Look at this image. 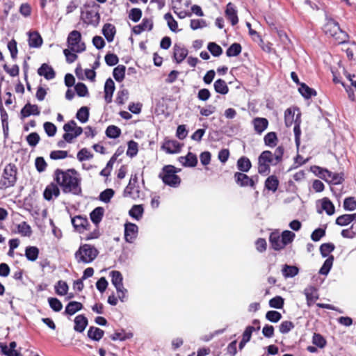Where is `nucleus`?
<instances>
[{
    "mask_svg": "<svg viewBox=\"0 0 356 356\" xmlns=\"http://www.w3.org/2000/svg\"><path fill=\"white\" fill-rule=\"evenodd\" d=\"M54 180L61 187L64 193L79 195L81 193V180L74 169H56L54 172Z\"/></svg>",
    "mask_w": 356,
    "mask_h": 356,
    "instance_id": "nucleus-1",
    "label": "nucleus"
},
{
    "mask_svg": "<svg viewBox=\"0 0 356 356\" xmlns=\"http://www.w3.org/2000/svg\"><path fill=\"white\" fill-rule=\"evenodd\" d=\"M99 251L90 244L81 245L74 253V258L78 264H88L92 263L98 256Z\"/></svg>",
    "mask_w": 356,
    "mask_h": 356,
    "instance_id": "nucleus-2",
    "label": "nucleus"
},
{
    "mask_svg": "<svg viewBox=\"0 0 356 356\" xmlns=\"http://www.w3.org/2000/svg\"><path fill=\"white\" fill-rule=\"evenodd\" d=\"M17 181V168L14 164L9 163L3 169L0 179V189H6L13 186Z\"/></svg>",
    "mask_w": 356,
    "mask_h": 356,
    "instance_id": "nucleus-3",
    "label": "nucleus"
},
{
    "mask_svg": "<svg viewBox=\"0 0 356 356\" xmlns=\"http://www.w3.org/2000/svg\"><path fill=\"white\" fill-rule=\"evenodd\" d=\"M67 44L72 52L78 54L83 52L86 49L81 33L76 30H73L69 33L67 38Z\"/></svg>",
    "mask_w": 356,
    "mask_h": 356,
    "instance_id": "nucleus-4",
    "label": "nucleus"
},
{
    "mask_svg": "<svg viewBox=\"0 0 356 356\" xmlns=\"http://www.w3.org/2000/svg\"><path fill=\"white\" fill-rule=\"evenodd\" d=\"M324 32L334 38L339 43L345 42L348 38L347 34L341 30L339 24L333 19L327 20L324 26Z\"/></svg>",
    "mask_w": 356,
    "mask_h": 356,
    "instance_id": "nucleus-5",
    "label": "nucleus"
},
{
    "mask_svg": "<svg viewBox=\"0 0 356 356\" xmlns=\"http://www.w3.org/2000/svg\"><path fill=\"white\" fill-rule=\"evenodd\" d=\"M159 177L165 184L172 187L178 186L181 181L180 178L176 175L175 168L170 165L164 166Z\"/></svg>",
    "mask_w": 356,
    "mask_h": 356,
    "instance_id": "nucleus-6",
    "label": "nucleus"
},
{
    "mask_svg": "<svg viewBox=\"0 0 356 356\" xmlns=\"http://www.w3.org/2000/svg\"><path fill=\"white\" fill-rule=\"evenodd\" d=\"M110 275L111 277V282L116 289L118 298L120 301L124 302L127 298V290L124 287L122 273L118 270H113L110 273Z\"/></svg>",
    "mask_w": 356,
    "mask_h": 356,
    "instance_id": "nucleus-7",
    "label": "nucleus"
},
{
    "mask_svg": "<svg viewBox=\"0 0 356 356\" xmlns=\"http://www.w3.org/2000/svg\"><path fill=\"white\" fill-rule=\"evenodd\" d=\"M65 134L63 136V139L68 143H72L73 140L79 136L83 129L78 127L74 120H70L63 126Z\"/></svg>",
    "mask_w": 356,
    "mask_h": 356,
    "instance_id": "nucleus-8",
    "label": "nucleus"
},
{
    "mask_svg": "<svg viewBox=\"0 0 356 356\" xmlns=\"http://www.w3.org/2000/svg\"><path fill=\"white\" fill-rule=\"evenodd\" d=\"M317 169L318 170V175L320 177L328 183L337 185L341 184L344 179L343 173L332 172L327 169H323L320 167H317Z\"/></svg>",
    "mask_w": 356,
    "mask_h": 356,
    "instance_id": "nucleus-9",
    "label": "nucleus"
},
{
    "mask_svg": "<svg viewBox=\"0 0 356 356\" xmlns=\"http://www.w3.org/2000/svg\"><path fill=\"white\" fill-rule=\"evenodd\" d=\"M81 18L83 19L85 23L93 26H97L100 21V15L98 9L93 8L87 10L84 13H83Z\"/></svg>",
    "mask_w": 356,
    "mask_h": 356,
    "instance_id": "nucleus-10",
    "label": "nucleus"
},
{
    "mask_svg": "<svg viewBox=\"0 0 356 356\" xmlns=\"http://www.w3.org/2000/svg\"><path fill=\"white\" fill-rule=\"evenodd\" d=\"M236 183L241 187L250 186L254 188L255 181L252 177H248L247 175L239 172L234 174Z\"/></svg>",
    "mask_w": 356,
    "mask_h": 356,
    "instance_id": "nucleus-11",
    "label": "nucleus"
},
{
    "mask_svg": "<svg viewBox=\"0 0 356 356\" xmlns=\"http://www.w3.org/2000/svg\"><path fill=\"white\" fill-rule=\"evenodd\" d=\"M138 228L136 224L128 222L124 225V238L127 243H131L136 238Z\"/></svg>",
    "mask_w": 356,
    "mask_h": 356,
    "instance_id": "nucleus-12",
    "label": "nucleus"
},
{
    "mask_svg": "<svg viewBox=\"0 0 356 356\" xmlns=\"http://www.w3.org/2000/svg\"><path fill=\"white\" fill-rule=\"evenodd\" d=\"M59 195L60 189L57 184L54 183H51L50 184L47 185L43 192V197L47 201H51L58 197Z\"/></svg>",
    "mask_w": 356,
    "mask_h": 356,
    "instance_id": "nucleus-13",
    "label": "nucleus"
},
{
    "mask_svg": "<svg viewBox=\"0 0 356 356\" xmlns=\"http://www.w3.org/2000/svg\"><path fill=\"white\" fill-rule=\"evenodd\" d=\"M179 143L174 140H165L161 148L168 154H177L181 151Z\"/></svg>",
    "mask_w": 356,
    "mask_h": 356,
    "instance_id": "nucleus-14",
    "label": "nucleus"
},
{
    "mask_svg": "<svg viewBox=\"0 0 356 356\" xmlns=\"http://www.w3.org/2000/svg\"><path fill=\"white\" fill-rule=\"evenodd\" d=\"M40 113V111L37 105L27 103L21 110V119H24L31 115H39Z\"/></svg>",
    "mask_w": 356,
    "mask_h": 356,
    "instance_id": "nucleus-15",
    "label": "nucleus"
},
{
    "mask_svg": "<svg viewBox=\"0 0 356 356\" xmlns=\"http://www.w3.org/2000/svg\"><path fill=\"white\" fill-rule=\"evenodd\" d=\"M38 74L44 76L47 80L54 79L56 73L54 70L47 63H43L38 70Z\"/></svg>",
    "mask_w": 356,
    "mask_h": 356,
    "instance_id": "nucleus-16",
    "label": "nucleus"
},
{
    "mask_svg": "<svg viewBox=\"0 0 356 356\" xmlns=\"http://www.w3.org/2000/svg\"><path fill=\"white\" fill-rule=\"evenodd\" d=\"M255 132L258 134H261L268 127V121L264 118H255L252 122Z\"/></svg>",
    "mask_w": 356,
    "mask_h": 356,
    "instance_id": "nucleus-17",
    "label": "nucleus"
},
{
    "mask_svg": "<svg viewBox=\"0 0 356 356\" xmlns=\"http://www.w3.org/2000/svg\"><path fill=\"white\" fill-rule=\"evenodd\" d=\"M72 224L76 231L79 233H82L86 229V227L88 224V220L86 218H83L81 216H76L72 218Z\"/></svg>",
    "mask_w": 356,
    "mask_h": 356,
    "instance_id": "nucleus-18",
    "label": "nucleus"
},
{
    "mask_svg": "<svg viewBox=\"0 0 356 356\" xmlns=\"http://www.w3.org/2000/svg\"><path fill=\"white\" fill-rule=\"evenodd\" d=\"M152 27V20L151 19L144 18L141 24L136 25L133 28V32L136 35H139L145 31H151Z\"/></svg>",
    "mask_w": 356,
    "mask_h": 356,
    "instance_id": "nucleus-19",
    "label": "nucleus"
},
{
    "mask_svg": "<svg viewBox=\"0 0 356 356\" xmlns=\"http://www.w3.org/2000/svg\"><path fill=\"white\" fill-rule=\"evenodd\" d=\"M269 241L271 247L275 250H280L284 248V243L278 232H272L270 235Z\"/></svg>",
    "mask_w": 356,
    "mask_h": 356,
    "instance_id": "nucleus-20",
    "label": "nucleus"
},
{
    "mask_svg": "<svg viewBox=\"0 0 356 356\" xmlns=\"http://www.w3.org/2000/svg\"><path fill=\"white\" fill-rule=\"evenodd\" d=\"M115 90V83L111 79H108L104 84V99L107 104L112 102V97Z\"/></svg>",
    "mask_w": 356,
    "mask_h": 356,
    "instance_id": "nucleus-21",
    "label": "nucleus"
},
{
    "mask_svg": "<svg viewBox=\"0 0 356 356\" xmlns=\"http://www.w3.org/2000/svg\"><path fill=\"white\" fill-rule=\"evenodd\" d=\"M174 58L177 63L182 62L188 54V50L180 44H175L173 47Z\"/></svg>",
    "mask_w": 356,
    "mask_h": 356,
    "instance_id": "nucleus-22",
    "label": "nucleus"
},
{
    "mask_svg": "<svg viewBox=\"0 0 356 356\" xmlns=\"http://www.w3.org/2000/svg\"><path fill=\"white\" fill-rule=\"evenodd\" d=\"M123 195L126 197H131L134 200L140 198V191L139 187L137 186H131V184H128L124 190Z\"/></svg>",
    "mask_w": 356,
    "mask_h": 356,
    "instance_id": "nucleus-23",
    "label": "nucleus"
},
{
    "mask_svg": "<svg viewBox=\"0 0 356 356\" xmlns=\"http://www.w3.org/2000/svg\"><path fill=\"white\" fill-rule=\"evenodd\" d=\"M116 29L113 24L106 23L104 25L102 28V33L108 42L113 41Z\"/></svg>",
    "mask_w": 356,
    "mask_h": 356,
    "instance_id": "nucleus-24",
    "label": "nucleus"
},
{
    "mask_svg": "<svg viewBox=\"0 0 356 356\" xmlns=\"http://www.w3.org/2000/svg\"><path fill=\"white\" fill-rule=\"evenodd\" d=\"M225 14L229 20H230L233 26L236 25L238 22V16L234 6L232 3H229L227 5Z\"/></svg>",
    "mask_w": 356,
    "mask_h": 356,
    "instance_id": "nucleus-25",
    "label": "nucleus"
},
{
    "mask_svg": "<svg viewBox=\"0 0 356 356\" xmlns=\"http://www.w3.org/2000/svg\"><path fill=\"white\" fill-rule=\"evenodd\" d=\"M74 329L78 332H83L88 325V319L83 315H78L74 318Z\"/></svg>",
    "mask_w": 356,
    "mask_h": 356,
    "instance_id": "nucleus-26",
    "label": "nucleus"
},
{
    "mask_svg": "<svg viewBox=\"0 0 356 356\" xmlns=\"http://www.w3.org/2000/svg\"><path fill=\"white\" fill-rule=\"evenodd\" d=\"M304 293L306 296L308 305H310L311 303L314 302L316 299H318L317 291L316 289L314 286H309L307 287L304 291Z\"/></svg>",
    "mask_w": 356,
    "mask_h": 356,
    "instance_id": "nucleus-27",
    "label": "nucleus"
},
{
    "mask_svg": "<svg viewBox=\"0 0 356 356\" xmlns=\"http://www.w3.org/2000/svg\"><path fill=\"white\" fill-rule=\"evenodd\" d=\"M104 332L97 327H90L88 331V337L93 341H99L104 336Z\"/></svg>",
    "mask_w": 356,
    "mask_h": 356,
    "instance_id": "nucleus-28",
    "label": "nucleus"
},
{
    "mask_svg": "<svg viewBox=\"0 0 356 356\" xmlns=\"http://www.w3.org/2000/svg\"><path fill=\"white\" fill-rule=\"evenodd\" d=\"M42 44V39L38 32H32L29 33V45L31 47L38 48Z\"/></svg>",
    "mask_w": 356,
    "mask_h": 356,
    "instance_id": "nucleus-29",
    "label": "nucleus"
},
{
    "mask_svg": "<svg viewBox=\"0 0 356 356\" xmlns=\"http://www.w3.org/2000/svg\"><path fill=\"white\" fill-rule=\"evenodd\" d=\"M282 273L285 278L293 277L299 273V268L295 266L285 264L283 266Z\"/></svg>",
    "mask_w": 356,
    "mask_h": 356,
    "instance_id": "nucleus-30",
    "label": "nucleus"
},
{
    "mask_svg": "<svg viewBox=\"0 0 356 356\" xmlns=\"http://www.w3.org/2000/svg\"><path fill=\"white\" fill-rule=\"evenodd\" d=\"M104 213V209L102 207L95 208L90 214L92 222L97 225L102 220Z\"/></svg>",
    "mask_w": 356,
    "mask_h": 356,
    "instance_id": "nucleus-31",
    "label": "nucleus"
},
{
    "mask_svg": "<svg viewBox=\"0 0 356 356\" xmlns=\"http://www.w3.org/2000/svg\"><path fill=\"white\" fill-rule=\"evenodd\" d=\"M213 87L215 91L221 95H226L229 92V88L226 82L221 79H219L214 82Z\"/></svg>",
    "mask_w": 356,
    "mask_h": 356,
    "instance_id": "nucleus-32",
    "label": "nucleus"
},
{
    "mask_svg": "<svg viewBox=\"0 0 356 356\" xmlns=\"http://www.w3.org/2000/svg\"><path fill=\"white\" fill-rule=\"evenodd\" d=\"M252 164L250 159L247 157H241L237 161V168L242 172H247L251 168Z\"/></svg>",
    "mask_w": 356,
    "mask_h": 356,
    "instance_id": "nucleus-33",
    "label": "nucleus"
},
{
    "mask_svg": "<svg viewBox=\"0 0 356 356\" xmlns=\"http://www.w3.org/2000/svg\"><path fill=\"white\" fill-rule=\"evenodd\" d=\"M83 305L81 302L76 301L70 302L65 307V313L68 315H73L81 310Z\"/></svg>",
    "mask_w": 356,
    "mask_h": 356,
    "instance_id": "nucleus-34",
    "label": "nucleus"
},
{
    "mask_svg": "<svg viewBox=\"0 0 356 356\" xmlns=\"http://www.w3.org/2000/svg\"><path fill=\"white\" fill-rule=\"evenodd\" d=\"M298 90L300 93L306 99H309L312 96L316 95V92L314 89L309 88L305 83L300 84Z\"/></svg>",
    "mask_w": 356,
    "mask_h": 356,
    "instance_id": "nucleus-35",
    "label": "nucleus"
},
{
    "mask_svg": "<svg viewBox=\"0 0 356 356\" xmlns=\"http://www.w3.org/2000/svg\"><path fill=\"white\" fill-rule=\"evenodd\" d=\"M39 254V249L35 246H28L25 250V256L29 261H35Z\"/></svg>",
    "mask_w": 356,
    "mask_h": 356,
    "instance_id": "nucleus-36",
    "label": "nucleus"
},
{
    "mask_svg": "<svg viewBox=\"0 0 356 356\" xmlns=\"http://www.w3.org/2000/svg\"><path fill=\"white\" fill-rule=\"evenodd\" d=\"M126 67L123 65H119L114 68L113 76L118 82H122L124 79Z\"/></svg>",
    "mask_w": 356,
    "mask_h": 356,
    "instance_id": "nucleus-37",
    "label": "nucleus"
},
{
    "mask_svg": "<svg viewBox=\"0 0 356 356\" xmlns=\"http://www.w3.org/2000/svg\"><path fill=\"white\" fill-rule=\"evenodd\" d=\"M278 185L279 181L274 175L268 177L265 181V187L273 192H275L277 191Z\"/></svg>",
    "mask_w": 356,
    "mask_h": 356,
    "instance_id": "nucleus-38",
    "label": "nucleus"
},
{
    "mask_svg": "<svg viewBox=\"0 0 356 356\" xmlns=\"http://www.w3.org/2000/svg\"><path fill=\"white\" fill-rule=\"evenodd\" d=\"M333 261L334 257L332 255L329 256L320 268L319 273L321 275H327L332 267Z\"/></svg>",
    "mask_w": 356,
    "mask_h": 356,
    "instance_id": "nucleus-39",
    "label": "nucleus"
},
{
    "mask_svg": "<svg viewBox=\"0 0 356 356\" xmlns=\"http://www.w3.org/2000/svg\"><path fill=\"white\" fill-rule=\"evenodd\" d=\"M181 161L183 162L184 165L189 167H194L197 165V159L196 156L191 153L188 152V154L184 157H181Z\"/></svg>",
    "mask_w": 356,
    "mask_h": 356,
    "instance_id": "nucleus-40",
    "label": "nucleus"
},
{
    "mask_svg": "<svg viewBox=\"0 0 356 356\" xmlns=\"http://www.w3.org/2000/svg\"><path fill=\"white\" fill-rule=\"evenodd\" d=\"M262 161L267 163L270 165H275L277 163H275L274 160L273 154L270 151H264L260 156H259V161Z\"/></svg>",
    "mask_w": 356,
    "mask_h": 356,
    "instance_id": "nucleus-41",
    "label": "nucleus"
},
{
    "mask_svg": "<svg viewBox=\"0 0 356 356\" xmlns=\"http://www.w3.org/2000/svg\"><path fill=\"white\" fill-rule=\"evenodd\" d=\"M164 19L166 21L169 29L173 32H178V24L177 22L174 19L171 13H168L164 15Z\"/></svg>",
    "mask_w": 356,
    "mask_h": 356,
    "instance_id": "nucleus-42",
    "label": "nucleus"
},
{
    "mask_svg": "<svg viewBox=\"0 0 356 356\" xmlns=\"http://www.w3.org/2000/svg\"><path fill=\"white\" fill-rule=\"evenodd\" d=\"M144 209L141 204L134 205L129 210V215L136 220H140L143 214Z\"/></svg>",
    "mask_w": 356,
    "mask_h": 356,
    "instance_id": "nucleus-43",
    "label": "nucleus"
},
{
    "mask_svg": "<svg viewBox=\"0 0 356 356\" xmlns=\"http://www.w3.org/2000/svg\"><path fill=\"white\" fill-rule=\"evenodd\" d=\"M264 143L266 145L270 147H274L277 145V137L275 132H269L268 133L264 138Z\"/></svg>",
    "mask_w": 356,
    "mask_h": 356,
    "instance_id": "nucleus-44",
    "label": "nucleus"
},
{
    "mask_svg": "<svg viewBox=\"0 0 356 356\" xmlns=\"http://www.w3.org/2000/svg\"><path fill=\"white\" fill-rule=\"evenodd\" d=\"M322 209L326 212L328 216L334 213L335 209L332 202L327 197L322 200Z\"/></svg>",
    "mask_w": 356,
    "mask_h": 356,
    "instance_id": "nucleus-45",
    "label": "nucleus"
},
{
    "mask_svg": "<svg viewBox=\"0 0 356 356\" xmlns=\"http://www.w3.org/2000/svg\"><path fill=\"white\" fill-rule=\"evenodd\" d=\"M76 118L81 122L85 123L88 120L89 109L86 106H83L76 113Z\"/></svg>",
    "mask_w": 356,
    "mask_h": 356,
    "instance_id": "nucleus-46",
    "label": "nucleus"
},
{
    "mask_svg": "<svg viewBox=\"0 0 356 356\" xmlns=\"http://www.w3.org/2000/svg\"><path fill=\"white\" fill-rule=\"evenodd\" d=\"M55 291L58 295L64 296L67 293L68 285L65 281L59 280L55 285Z\"/></svg>",
    "mask_w": 356,
    "mask_h": 356,
    "instance_id": "nucleus-47",
    "label": "nucleus"
},
{
    "mask_svg": "<svg viewBox=\"0 0 356 356\" xmlns=\"http://www.w3.org/2000/svg\"><path fill=\"white\" fill-rule=\"evenodd\" d=\"M241 52V46L238 43L232 44L226 51L228 57L236 56Z\"/></svg>",
    "mask_w": 356,
    "mask_h": 356,
    "instance_id": "nucleus-48",
    "label": "nucleus"
},
{
    "mask_svg": "<svg viewBox=\"0 0 356 356\" xmlns=\"http://www.w3.org/2000/svg\"><path fill=\"white\" fill-rule=\"evenodd\" d=\"M138 152V145L134 140H130L128 142V148L127 150V155L131 158L136 156Z\"/></svg>",
    "mask_w": 356,
    "mask_h": 356,
    "instance_id": "nucleus-49",
    "label": "nucleus"
},
{
    "mask_svg": "<svg viewBox=\"0 0 356 356\" xmlns=\"http://www.w3.org/2000/svg\"><path fill=\"white\" fill-rule=\"evenodd\" d=\"M121 130L115 125H110L106 130V135L110 138H116L120 136Z\"/></svg>",
    "mask_w": 356,
    "mask_h": 356,
    "instance_id": "nucleus-50",
    "label": "nucleus"
},
{
    "mask_svg": "<svg viewBox=\"0 0 356 356\" xmlns=\"http://www.w3.org/2000/svg\"><path fill=\"white\" fill-rule=\"evenodd\" d=\"M77 159L79 161H87L93 157V154L87 148H82L79 150L76 155Z\"/></svg>",
    "mask_w": 356,
    "mask_h": 356,
    "instance_id": "nucleus-51",
    "label": "nucleus"
},
{
    "mask_svg": "<svg viewBox=\"0 0 356 356\" xmlns=\"http://www.w3.org/2000/svg\"><path fill=\"white\" fill-rule=\"evenodd\" d=\"M335 246L332 243H323L320 246V252L323 257H328L329 254L334 251Z\"/></svg>",
    "mask_w": 356,
    "mask_h": 356,
    "instance_id": "nucleus-52",
    "label": "nucleus"
},
{
    "mask_svg": "<svg viewBox=\"0 0 356 356\" xmlns=\"http://www.w3.org/2000/svg\"><path fill=\"white\" fill-rule=\"evenodd\" d=\"M207 49L210 53L216 57L220 56L222 54V49L215 42H209L207 45Z\"/></svg>",
    "mask_w": 356,
    "mask_h": 356,
    "instance_id": "nucleus-53",
    "label": "nucleus"
},
{
    "mask_svg": "<svg viewBox=\"0 0 356 356\" xmlns=\"http://www.w3.org/2000/svg\"><path fill=\"white\" fill-rule=\"evenodd\" d=\"M294 323L290 321H282L280 326L279 330L282 334H287L294 328Z\"/></svg>",
    "mask_w": 356,
    "mask_h": 356,
    "instance_id": "nucleus-54",
    "label": "nucleus"
},
{
    "mask_svg": "<svg viewBox=\"0 0 356 356\" xmlns=\"http://www.w3.org/2000/svg\"><path fill=\"white\" fill-rule=\"evenodd\" d=\"M17 232L22 236H29L31 234V227L26 222H22L17 225Z\"/></svg>",
    "mask_w": 356,
    "mask_h": 356,
    "instance_id": "nucleus-55",
    "label": "nucleus"
},
{
    "mask_svg": "<svg viewBox=\"0 0 356 356\" xmlns=\"http://www.w3.org/2000/svg\"><path fill=\"white\" fill-rule=\"evenodd\" d=\"M353 222L350 214H343L336 219V224L339 226H346Z\"/></svg>",
    "mask_w": 356,
    "mask_h": 356,
    "instance_id": "nucleus-56",
    "label": "nucleus"
},
{
    "mask_svg": "<svg viewBox=\"0 0 356 356\" xmlns=\"http://www.w3.org/2000/svg\"><path fill=\"white\" fill-rule=\"evenodd\" d=\"M113 195L114 191L111 188H107L100 193L99 200L105 203H108Z\"/></svg>",
    "mask_w": 356,
    "mask_h": 356,
    "instance_id": "nucleus-57",
    "label": "nucleus"
},
{
    "mask_svg": "<svg viewBox=\"0 0 356 356\" xmlns=\"http://www.w3.org/2000/svg\"><path fill=\"white\" fill-rule=\"evenodd\" d=\"M129 92L126 89L120 90L118 92L116 97V103L122 105L128 99Z\"/></svg>",
    "mask_w": 356,
    "mask_h": 356,
    "instance_id": "nucleus-58",
    "label": "nucleus"
},
{
    "mask_svg": "<svg viewBox=\"0 0 356 356\" xmlns=\"http://www.w3.org/2000/svg\"><path fill=\"white\" fill-rule=\"evenodd\" d=\"M343 208L346 211H354L356 209V200L353 197H346L343 202Z\"/></svg>",
    "mask_w": 356,
    "mask_h": 356,
    "instance_id": "nucleus-59",
    "label": "nucleus"
},
{
    "mask_svg": "<svg viewBox=\"0 0 356 356\" xmlns=\"http://www.w3.org/2000/svg\"><path fill=\"white\" fill-rule=\"evenodd\" d=\"M284 303V299L281 296H275L270 300L269 306L272 308L282 309Z\"/></svg>",
    "mask_w": 356,
    "mask_h": 356,
    "instance_id": "nucleus-60",
    "label": "nucleus"
},
{
    "mask_svg": "<svg viewBox=\"0 0 356 356\" xmlns=\"http://www.w3.org/2000/svg\"><path fill=\"white\" fill-rule=\"evenodd\" d=\"M266 318L272 323H277L282 318V314L277 311L271 310L266 314Z\"/></svg>",
    "mask_w": 356,
    "mask_h": 356,
    "instance_id": "nucleus-61",
    "label": "nucleus"
},
{
    "mask_svg": "<svg viewBox=\"0 0 356 356\" xmlns=\"http://www.w3.org/2000/svg\"><path fill=\"white\" fill-rule=\"evenodd\" d=\"M48 302L50 307L55 312H60L63 308L61 302L56 298H49Z\"/></svg>",
    "mask_w": 356,
    "mask_h": 356,
    "instance_id": "nucleus-62",
    "label": "nucleus"
},
{
    "mask_svg": "<svg viewBox=\"0 0 356 356\" xmlns=\"http://www.w3.org/2000/svg\"><path fill=\"white\" fill-rule=\"evenodd\" d=\"M312 343L316 346L322 348L325 346L326 341L320 334L314 333L312 337Z\"/></svg>",
    "mask_w": 356,
    "mask_h": 356,
    "instance_id": "nucleus-63",
    "label": "nucleus"
},
{
    "mask_svg": "<svg viewBox=\"0 0 356 356\" xmlns=\"http://www.w3.org/2000/svg\"><path fill=\"white\" fill-rule=\"evenodd\" d=\"M281 236L283 242L284 243L285 247L286 245H288L289 243H291L293 241L296 235L293 232L291 231L285 230L282 233Z\"/></svg>",
    "mask_w": 356,
    "mask_h": 356,
    "instance_id": "nucleus-64",
    "label": "nucleus"
}]
</instances>
